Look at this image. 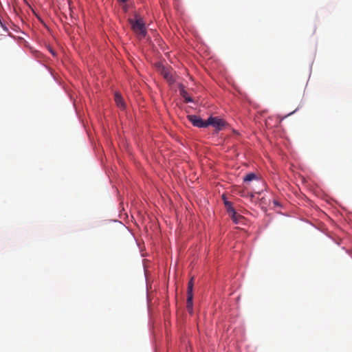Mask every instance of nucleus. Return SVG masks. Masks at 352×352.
<instances>
[{"label":"nucleus","mask_w":352,"mask_h":352,"mask_svg":"<svg viewBox=\"0 0 352 352\" xmlns=\"http://www.w3.org/2000/svg\"><path fill=\"white\" fill-rule=\"evenodd\" d=\"M157 71L164 77V78L169 83L173 84L175 81L173 69L168 67L164 65L161 63L155 64Z\"/></svg>","instance_id":"nucleus-1"},{"label":"nucleus","mask_w":352,"mask_h":352,"mask_svg":"<svg viewBox=\"0 0 352 352\" xmlns=\"http://www.w3.org/2000/svg\"><path fill=\"white\" fill-rule=\"evenodd\" d=\"M133 31L140 38H144L146 35V31L145 24L142 19H130L129 20Z\"/></svg>","instance_id":"nucleus-2"},{"label":"nucleus","mask_w":352,"mask_h":352,"mask_svg":"<svg viewBox=\"0 0 352 352\" xmlns=\"http://www.w3.org/2000/svg\"><path fill=\"white\" fill-rule=\"evenodd\" d=\"M208 126L209 125L212 126L216 128L217 130H221L223 127L226 125V122L217 117H210L207 120Z\"/></svg>","instance_id":"nucleus-3"},{"label":"nucleus","mask_w":352,"mask_h":352,"mask_svg":"<svg viewBox=\"0 0 352 352\" xmlns=\"http://www.w3.org/2000/svg\"><path fill=\"white\" fill-rule=\"evenodd\" d=\"M189 121L195 126L199 128H205L208 126L207 120L204 121L199 116L190 115L188 116Z\"/></svg>","instance_id":"nucleus-4"},{"label":"nucleus","mask_w":352,"mask_h":352,"mask_svg":"<svg viewBox=\"0 0 352 352\" xmlns=\"http://www.w3.org/2000/svg\"><path fill=\"white\" fill-rule=\"evenodd\" d=\"M223 199L224 201L225 207L229 216L234 215L235 209L232 207V204L230 201H227L225 198V195H223Z\"/></svg>","instance_id":"nucleus-5"},{"label":"nucleus","mask_w":352,"mask_h":352,"mask_svg":"<svg viewBox=\"0 0 352 352\" xmlns=\"http://www.w3.org/2000/svg\"><path fill=\"white\" fill-rule=\"evenodd\" d=\"M230 217L235 224L241 223L245 220V218L242 215L238 214L236 212H234V215H230Z\"/></svg>","instance_id":"nucleus-6"},{"label":"nucleus","mask_w":352,"mask_h":352,"mask_svg":"<svg viewBox=\"0 0 352 352\" xmlns=\"http://www.w3.org/2000/svg\"><path fill=\"white\" fill-rule=\"evenodd\" d=\"M114 97L116 104L121 109H124L125 104L121 95L119 93H116Z\"/></svg>","instance_id":"nucleus-7"},{"label":"nucleus","mask_w":352,"mask_h":352,"mask_svg":"<svg viewBox=\"0 0 352 352\" xmlns=\"http://www.w3.org/2000/svg\"><path fill=\"white\" fill-rule=\"evenodd\" d=\"M193 296H187L186 309L188 312L192 314L193 312V303H192Z\"/></svg>","instance_id":"nucleus-8"},{"label":"nucleus","mask_w":352,"mask_h":352,"mask_svg":"<svg viewBox=\"0 0 352 352\" xmlns=\"http://www.w3.org/2000/svg\"><path fill=\"white\" fill-rule=\"evenodd\" d=\"M193 286H194V278H191L188 284L187 296H193Z\"/></svg>","instance_id":"nucleus-9"},{"label":"nucleus","mask_w":352,"mask_h":352,"mask_svg":"<svg viewBox=\"0 0 352 352\" xmlns=\"http://www.w3.org/2000/svg\"><path fill=\"white\" fill-rule=\"evenodd\" d=\"M180 94L184 99L185 102H192V98L188 96V93L184 89L180 90Z\"/></svg>","instance_id":"nucleus-10"},{"label":"nucleus","mask_w":352,"mask_h":352,"mask_svg":"<svg viewBox=\"0 0 352 352\" xmlns=\"http://www.w3.org/2000/svg\"><path fill=\"white\" fill-rule=\"evenodd\" d=\"M256 178V175L253 173H248V175H246V176L243 179V181L244 182H251V181L255 179Z\"/></svg>","instance_id":"nucleus-11"},{"label":"nucleus","mask_w":352,"mask_h":352,"mask_svg":"<svg viewBox=\"0 0 352 352\" xmlns=\"http://www.w3.org/2000/svg\"><path fill=\"white\" fill-rule=\"evenodd\" d=\"M128 0H118L119 3H126Z\"/></svg>","instance_id":"nucleus-12"},{"label":"nucleus","mask_w":352,"mask_h":352,"mask_svg":"<svg viewBox=\"0 0 352 352\" xmlns=\"http://www.w3.org/2000/svg\"><path fill=\"white\" fill-rule=\"evenodd\" d=\"M0 24H1V25L4 29L7 30V29H6V27H4V25H3V23H1V20H0Z\"/></svg>","instance_id":"nucleus-13"}]
</instances>
